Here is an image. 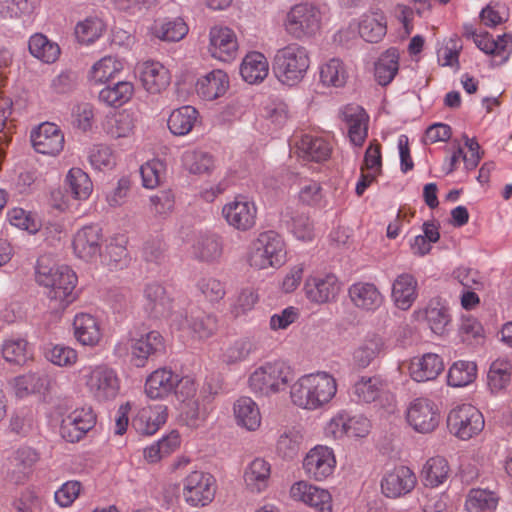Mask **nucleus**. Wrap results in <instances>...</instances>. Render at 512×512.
<instances>
[{
    "label": "nucleus",
    "mask_w": 512,
    "mask_h": 512,
    "mask_svg": "<svg viewBox=\"0 0 512 512\" xmlns=\"http://www.w3.org/2000/svg\"><path fill=\"white\" fill-rule=\"evenodd\" d=\"M338 392L337 379L327 371H316L300 376L289 390L296 407L314 412L330 406Z\"/></svg>",
    "instance_id": "1"
},
{
    "label": "nucleus",
    "mask_w": 512,
    "mask_h": 512,
    "mask_svg": "<svg viewBox=\"0 0 512 512\" xmlns=\"http://www.w3.org/2000/svg\"><path fill=\"white\" fill-rule=\"evenodd\" d=\"M294 377V369L288 362L274 359L256 366L248 374L247 387L257 397L270 398L290 388Z\"/></svg>",
    "instance_id": "2"
},
{
    "label": "nucleus",
    "mask_w": 512,
    "mask_h": 512,
    "mask_svg": "<svg viewBox=\"0 0 512 512\" xmlns=\"http://www.w3.org/2000/svg\"><path fill=\"white\" fill-rule=\"evenodd\" d=\"M79 374L89 398L98 404L114 401L121 392L118 371L106 363L85 365Z\"/></svg>",
    "instance_id": "3"
},
{
    "label": "nucleus",
    "mask_w": 512,
    "mask_h": 512,
    "mask_svg": "<svg viewBox=\"0 0 512 512\" xmlns=\"http://www.w3.org/2000/svg\"><path fill=\"white\" fill-rule=\"evenodd\" d=\"M310 64L311 59L308 49L299 43L293 42L276 51L272 69L281 84L294 87L306 77Z\"/></svg>",
    "instance_id": "4"
},
{
    "label": "nucleus",
    "mask_w": 512,
    "mask_h": 512,
    "mask_svg": "<svg viewBox=\"0 0 512 512\" xmlns=\"http://www.w3.org/2000/svg\"><path fill=\"white\" fill-rule=\"evenodd\" d=\"M286 258V243L280 234L272 230L259 233L247 252V263L254 270L278 269Z\"/></svg>",
    "instance_id": "5"
},
{
    "label": "nucleus",
    "mask_w": 512,
    "mask_h": 512,
    "mask_svg": "<svg viewBox=\"0 0 512 512\" xmlns=\"http://www.w3.org/2000/svg\"><path fill=\"white\" fill-rule=\"evenodd\" d=\"M36 280L39 285L48 288L47 296L58 301L62 307L75 300L73 294L77 284L76 273L68 266L48 267L39 260L36 269Z\"/></svg>",
    "instance_id": "6"
},
{
    "label": "nucleus",
    "mask_w": 512,
    "mask_h": 512,
    "mask_svg": "<svg viewBox=\"0 0 512 512\" xmlns=\"http://www.w3.org/2000/svg\"><path fill=\"white\" fill-rule=\"evenodd\" d=\"M323 18L324 12L320 6L301 2L287 11L283 27L286 33L296 40L308 39L321 30Z\"/></svg>",
    "instance_id": "7"
},
{
    "label": "nucleus",
    "mask_w": 512,
    "mask_h": 512,
    "mask_svg": "<svg viewBox=\"0 0 512 512\" xmlns=\"http://www.w3.org/2000/svg\"><path fill=\"white\" fill-rule=\"evenodd\" d=\"M485 427L484 416L472 404H460L447 416V428L451 435L462 441L477 437Z\"/></svg>",
    "instance_id": "8"
},
{
    "label": "nucleus",
    "mask_w": 512,
    "mask_h": 512,
    "mask_svg": "<svg viewBox=\"0 0 512 512\" xmlns=\"http://www.w3.org/2000/svg\"><path fill=\"white\" fill-rule=\"evenodd\" d=\"M217 480L209 472L195 470L182 480V496L185 503L192 508L210 505L217 492Z\"/></svg>",
    "instance_id": "9"
},
{
    "label": "nucleus",
    "mask_w": 512,
    "mask_h": 512,
    "mask_svg": "<svg viewBox=\"0 0 512 512\" xmlns=\"http://www.w3.org/2000/svg\"><path fill=\"white\" fill-rule=\"evenodd\" d=\"M342 284L336 274L315 271L304 280L303 291L306 299L316 305L333 303L338 299Z\"/></svg>",
    "instance_id": "10"
},
{
    "label": "nucleus",
    "mask_w": 512,
    "mask_h": 512,
    "mask_svg": "<svg viewBox=\"0 0 512 512\" xmlns=\"http://www.w3.org/2000/svg\"><path fill=\"white\" fill-rule=\"evenodd\" d=\"M207 53L222 63H232L239 54V38L236 31L223 24H215L208 31Z\"/></svg>",
    "instance_id": "11"
},
{
    "label": "nucleus",
    "mask_w": 512,
    "mask_h": 512,
    "mask_svg": "<svg viewBox=\"0 0 512 512\" xmlns=\"http://www.w3.org/2000/svg\"><path fill=\"white\" fill-rule=\"evenodd\" d=\"M221 215L233 229L247 232L256 226L258 207L250 197L238 194L223 205Z\"/></svg>",
    "instance_id": "12"
},
{
    "label": "nucleus",
    "mask_w": 512,
    "mask_h": 512,
    "mask_svg": "<svg viewBox=\"0 0 512 512\" xmlns=\"http://www.w3.org/2000/svg\"><path fill=\"white\" fill-rule=\"evenodd\" d=\"M97 416L91 406H81L62 416L59 433L69 443L81 441L96 425Z\"/></svg>",
    "instance_id": "13"
},
{
    "label": "nucleus",
    "mask_w": 512,
    "mask_h": 512,
    "mask_svg": "<svg viewBox=\"0 0 512 512\" xmlns=\"http://www.w3.org/2000/svg\"><path fill=\"white\" fill-rule=\"evenodd\" d=\"M337 466L334 450L326 445L309 449L302 461V469L308 479L323 482L333 476Z\"/></svg>",
    "instance_id": "14"
},
{
    "label": "nucleus",
    "mask_w": 512,
    "mask_h": 512,
    "mask_svg": "<svg viewBox=\"0 0 512 512\" xmlns=\"http://www.w3.org/2000/svg\"><path fill=\"white\" fill-rule=\"evenodd\" d=\"M172 329L187 332L197 340H207L215 335L218 329V319L211 313L201 311L189 315H175L171 322Z\"/></svg>",
    "instance_id": "15"
},
{
    "label": "nucleus",
    "mask_w": 512,
    "mask_h": 512,
    "mask_svg": "<svg viewBox=\"0 0 512 512\" xmlns=\"http://www.w3.org/2000/svg\"><path fill=\"white\" fill-rule=\"evenodd\" d=\"M290 497L316 512H333L334 502L328 489L316 486L308 480L293 483L289 490Z\"/></svg>",
    "instance_id": "16"
},
{
    "label": "nucleus",
    "mask_w": 512,
    "mask_h": 512,
    "mask_svg": "<svg viewBox=\"0 0 512 512\" xmlns=\"http://www.w3.org/2000/svg\"><path fill=\"white\" fill-rule=\"evenodd\" d=\"M72 335L80 346L96 348L103 342L104 326L98 316L80 311L73 316Z\"/></svg>",
    "instance_id": "17"
},
{
    "label": "nucleus",
    "mask_w": 512,
    "mask_h": 512,
    "mask_svg": "<svg viewBox=\"0 0 512 512\" xmlns=\"http://www.w3.org/2000/svg\"><path fill=\"white\" fill-rule=\"evenodd\" d=\"M290 153L304 161H325L330 157L331 146L320 136L296 133L290 140Z\"/></svg>",
    "instance_id": "18"
},
{
    "label": "nucleus",
    "mask_w": 512,
    "mask_h": 512,
    "mask_svg": "<svg viewBox=\"0 0 512 512\" xmlns=\"http://www.w3.org/2000/svg\"><path fill=\"white\" fill-rule=\"evenodd\" d=\"M412 316L417 322L424 323L432 333L438 336L448 333L452 320L448 306L439 297L430 299L424 307L414 310Z\"/></svg>",
    "instance_id": "19"
},
{
    "label": "nucleus",
    "mask_w": 512,
    "mask_h": 512,
    "mask_svg": "<svg viewBox=\"0 0 512 512\" xmlns=\"http://www.w3.org/2000/svg\"><path fill=\"white\" fill-rule=\"evenodd\" d=\"M407 422L419 433L434 431L440 419L438 406L428 398H416L413 400L406 413Z\"/></svg>",
    "instance_id": "20"
},
{
    "label": "nucleus",
    "mask_w": 512,
    "mask_h": 512,
    "mask_svg": "<svg viewBox=\"0 0 512 512\" xmlns=\"http://www.w3.org/2000/svg\"><path fill=\"white\" fill-rule=\"evenodd\" d=\"M417 484L413 470L407 466H396L384 473L381 482L382 494L390 499L404 497L411 493Z\"/></svg>",
    "instance_id": "21"
},
{
    "label": "nucleus",
    "mask_w": 512,
    "mask_h": 512,
    "mask_svg": "<svg viewBox=\"0 0 512 512\" xmlns=\"http://www.w3.org/2000/svg\"><path fill=\"white\" fill-rule=\"evenodd\" d=\"M135 75L142 88L149 94H160L171 82L169 70L154 60L138 62L135 66Z\"/></svg>",
    "instance_id": "22"
},
{
    "label": "nucleus",
    "mask_w": 512,
    "mask_h": 512,
    "mask_svg": "<svg viewBox=\"0 0 512 512\" xmlns=\"http://www.w3.org/2000/svg\"><path fill=\"white\" fill-rule=\"evenodd\" d=\"M177 372L163 366L149 373L144 381V395L151 401H165L172 397Z\"/></svg>",
    "instance_id": "23"
},
{
    "label": "nucleus",
    "mask_w": 512,
    "mask_h": 512,
    "mask_svg": "<svg viewBox=\"0 0 512 512\" xmlns=\"http://www.w3.org/2000/svg\"><path fill=\"white\" fill-rule=\"evenodd\" d=\"M30 138L33 148L40 154L56 156L64 148V134L54 123H41L31 132Z\"/></svg>",
    "instance_id": "24"
},
{
    "label": "nucleus",
    "mask_w": 512,
    "mask_h": 512,
    "mask_svg": "<svg viewBox=\"0 0 512 512\" xmlns=\"http://www.w3.org/2000/svg\"><path fill=\"white\" fill-rule=\"evenodd\" d=\"M102 242V229L98 225L84 226L74 234L73 252L80 259L92 261L100 255Z\"/></svg>",
    "instance_id": "25"
},
{
    "label": "nucleus",
    "mask_w": 512,
    "mask_h": 512,
    "mask_svg": "<svg viewBox=\"0 0 512 512\" xmlns=\"http://www.w3.org/2000/svg\"><path fill=\"white\" fill-rule=\"evenodd\" d=\"M229 87V76L222 69H213L199 76L194 83V91L203 101H214L223 97Z\"/></svg>",
    "instance_id": "26"
},
{
    "label": "nucleus",
    "mask_w": 512,
    "mask_h": 512,
    "mask_svg": "<svg viewBox=\"0 0 512 512\" xmlns=\"http://www.w3.org/2000/svg\"><path fill=\"white\" fill-rule=\"evenodd\" d=\"M168 419V406L149 404L140 408L132 420V427L141 435H154Z\"/></svg>",
    "instance_id": "27"
},
{
    "label": "nucleus",
    "mask_w": 512,
    "mask_h": 512,
    "mask_svg": "<svg viewBox=\"0 0 512 512\" xmlns=\"http://www.w3.org/2000/svg\"><path fill=\"white\" fill-rule=\"evenodd\" d=\"M351 303L360 311L375 312L384 303V296L371 282L357 281L348 288Z\"/></svg>",
    "instance_id": "28"
},
{
    "label": "nucleus",
    "mask_w": 512,
    "mask_h": 512,
    "mask_svg": "<svg viewBox=\"0 0 512 512\" xmlns=\"http://www.w3.org/2000/svg\"><path fill=\"white\" fill-rule=\"evenodd\" d=\"M386 339L376 333L367 335L352 352V364L357 369L367 368L375 359L385 355Z\"/></svg>",
    "instance_id": "29"
},
{
    "label": "nucleus",
    "mask_w": 512,
    "mask_h": 512,
    "mask_svg": "<svg viewBox=\"0 0 512 512\" xmlns=\"http://www.w3.org/2000/svg\"><path fill=\"white\" fill-rule=\"evenodd\" d=\"M444 361L436 353L413 357L408 366L410 377L416 382L435 380L444 370Z\"/></svg>",
    "instance_id": "30"
},
{
    "label": "nucleus",
    "mask_w": 512,
    "mask_h": 512,
    "mask_svg": "<svg viewBox=\"0 0 512 512\" xmlns=\"http://www.w3.org/2000/svg\"><path fill=\"white\" fill-rule=\"evenodd\" d=\"M145 311L154 318L166 317L172 310V299L163 285L157 282L146 284L143 290Z\"/></svg>",
    "instance_id": "31"
},
{
    "label": "nucleus",
    "mask_w": 512,
    "mask_h": 512,
    "mask_svg": "<svg viewBox=\"0 0 512 512\" xmlns=\"http://www.w3.org/2000/svg\"><path fill=\"white\" fill-rule=\"evenodd\" d=\"M233 415L237 426L246 431L255 432L262 425L260 408L251 397L238 398L233 404Z\"/></svg>",
    "instance_id": "32"
},
{
    "label": "nucleus",
    "mask_w": 512,
    "mask_h": 512,
    "mask_svg": "<svg viewBox=\"0 0 512 512\" xmlns=\"http://www.w3.org/2000/svg\"><path fill=\"white\" fill-rule=\"evenodd\" d=\"M164 349V338L158 331H150L131 343V359L136 367H144L151 355Z\"/></svg>",
    "instance_id": "33"
},
{
    "label": "nucleus",
    "mask_w": 512,
    "mask_h": 512,
    "mask_svg": "<svg viewBox=\"0 0 512 512\" xmlns=\"http://www.w3.org/2000/svg\"><path fill=\"white\" fill-rule=\"evenodd\" d=\"M418 297L417 279L409 273L398 275L392 283L391 299L403 311L411 308Z\"/></svg>",
    "instance_id": "34"
},
{
    "label": "nucleus",
    "mask_w": 512,
    "mask_h": 512,
    "mask_svg": "<svg viewBox=\"0 0 512 512\" xmlns=\"http://www.w3.org/2000/svg\"><path fill=\"white\" fill-rule=\"evenodd\" d=\"M318 72L319 81L326 88H342L350 77L348 65L337 57L320 63Z\"/></svg>",
    "instance_id": "35"
},
{
    "label": "nucleus",
    "mask_w": 512,
    "mask_h": 512,
    "mask_svg": "<svg viewBox=\"0 0 512 512\" xmlns=\"http://www.w3.org/2000/svg\"><path fill=\"white\" fill-rule=\"evenodd\" d=\"M271 465L263 458H255L245 468L243 479L246 488L252 493H262L269 486Z\"/></svg>",
    "instance_id": "36"
},
{
    "label": "nucleus",
    "mask_w": 512,
    "mask_h": 512,
    "mask_svg": "<svg viewBox=\"0 0 512 512\" xmlns=\"http://www.w3.org/2000/svg\"><path fill=\"white\" fill-rule=\"evenodd\" d=\"M269 74V62L259 51L248 52L240 64V75L249 84L263 82Z\"/></svg>",
    "instance_id": "37"
},
{
    "label": "nucleus",
    "mask_w": 512,
    "mask_h": 512,
    "mask_svg": "<svg viewBox=\"0 0 512 512\" xmlns=\"http://www.w3.org/2000/svg\"><path fill=\"white\" fill-rule=\"evenodd\" d=\"M344 121L348 126L350 142L355 146H362L368 135L369 117L360 106H347L343 111Z\"/></svg>",
    "instance_id": "38"
},
{
    "label": "nucleus",
    "mask_w": 512,
    "mask_h": 512,
    "mask_svg": "<svg viewBox=\"0 0 512 512\" xmlns=\"http://www.w3.org/2000/svg\"><path fill=\"white\" fill-rule=\"evenodd\" d=\"M304 435L300 428L285 427L277 438L275 444L276 454L283 460H294L301 451Z\"/></svg>",
    "instance_id": "39"
},
{
    "label": "nucleus",
    "mask_w": 512,
    "mask_h": 512,
    "mask_svg": "<svg viewBox=\"0 0 512 512\" xmlns=\"http://www.w3.org/2000/svg\"><path fill=\"white\" fill-rule=\"evenodd\" d=\"M361 38L366 42L377 43L386 35V17L380 10H372L362 15L357 24Z\"/></svg>",
    "instance_id": "40"
},
{
    "label": "nucleus",
    "mask_w": 512,
    "mask_h": 512,
    "mask_svg": "<svg viewBox=\"0 0 512 512\" xmlns=\"http://www.w3.org/2000/svg\"><path fill=\"white\" fill-rule=\"evenodd\" d=\"M198 121V110L191 105H184L171 111L167 119V127L175 136H186Z\"/></svg>",
    "instance_id": "41"
},
{
    "label": "nucleus",
    "mask_w": 512,
    "mask_h": 512,
    "mask_svg": "<svg viewBox=\"0 0 512 512\" xmlns=\"http://www.w3.org/2000/svg\"><path fill=\"white\" fill-rule=\"evenodd\" d=\"M150 31L154 37L161 41L177 42L187 35L189 27L180 17L163 18L155 20Z\"/></svg>",
    "instance_id": "42"
},
{
    "label": "nucleus",
    "mask_w": 512,
    "mask_h": 512,
    "mask_svg": "<svg viewBox=\"0 0 512 512\" xmlns=\"http://www.w3.org/2000/svg\"><path fill=\"white\" fill-rule=\"evenodd\" d=\"M450 475L448 461L442 456H434L426 460L420 471L423 484L436 488L443 485Z\"/></svg>",
    "instance_id": "43"
},
{
    "label": "nucleus",
    "mask_w": 512,
    "mask_h": 512,
    "mask_svg": "<svg viewBox=\"0 0 512 512\" xmlns=\"http://www.w3.org/2000/svg\"><path fill=\"white\" fill-rule=\"evenodd\" d=\"M222 253V239L217 234L200 235L192 245L193 257L202 262H214L221 257Z\"/></svg>",
    "instance_id": "44"
},
{
    "label": "nucleus",
    "mask_w": 512,
    "mask_h": 512,
    "mask_svg": "<svg viewBox=\"0 0 512 512\" xmlns=\"http://www.w3.org/2000/svg\"><path fill=\"white\" fill-rule=\"evenodd\" d=\"M124 69V62L116 56H104L95 62L88 72V80L94 85H101L113 79Z\"/></svg>",
    "instance_id": "45"
},
{
    "label": "nucleus",
    "mask_w": 512,
    "mask_h": 512,
    "mask_svg": "<svg viewBox=\"0 0 512 512\" xmlns=\"http://www.w3.org/2000/svg\"><path fill=\"white\" fill-rule=\"evenodd\" d=\"M512 376V358L508 356L498 357L489 367L487 373V385L492 393H498L506 389Z\"/></svg>",
    "instance_id": "46"
},
{
    "label": "nucleus",
    "mask_w": 512,
    "mask_h": 512,
    "mask_svg": "<svg viewBox=\"0 0 512 512\" xmlns=\"http://www.w3.org/2000/svg\"><path fill=\"white\" fill-rule=\"evenodd\" d=\"M64 184L73 199L78 201H86L93 192L90 176L79 167H72L68 170Z\"/></svg>",
    "instance_id": "47"
},
{
    "label": "nucleus",
    "mask_w": 512,
    "mask_h": 512,
    "mask_svg": "<svg viewBox=\"0 0 512 512\" xmlns=\"http://www.w3.org/2000/svg\"><path fill=\"white\" fill-rule=\"evenodd\" d=\"M399 52L390 48L380 55L374 66V76L381 86L390 84L399 70Z\"/></svg>",
    "instance_id": "48"
},
{
    "label": "nucleus",
    "mask_w": 512,
    "mask_h": 512,
    "mask_svg": "<svg viewBox=\"0 0 512 512\" xmlns=\"http://www.w3.org/2000/svg\"><path fill=\"white\" fill-rule=\"evenodd\" d=\"M478 375V366L474 361L458 360L448 369L447 384L450 387L462 388L472 384Z\"/></svg>",
    "instance_id": "49"
},
{
    "label": "nucleus",
    "mask_w": 512,
    "mask_h": 512,
    "mask_svg": "<svg viewBox=\"0 0 512 512\" xmlns=\"http://www.w3.org/2000/svg\"><path fill=\"white\" fill-rule=\"evenodd\" d=\"M474 43L484 53L497 56L504 62L509 58L512 49V36L504 34L494 39L488 33H482L475 37Z\"/></svg>",
    "instance_id": "50"
},
{
    "label": "nucleus",
    "mask_w": 512,
    "mask_h": 512,
    "mask_svg": "<svg viewBox=\"0 0 512 512\" xmlns=\"http://www.w3.org/2000/svg\"><path fill=\"white\" fill-rule=\"evenodd\" d=\"M135 93L134 84L130 81H119L108 85L99 92V100L107 106L118 108L128 103Z\"/></svg>",
    "instance_id": "51"
},
{
    "label": "nucleus",
    "mask_w": 512,
    "mask_h": 512,
    "mask_svg": "<svg viewBox=\"0 0 512 512\" xmlns=\"http://www.w3.org/2000/svg\"><path fill=\"white\" fill-rule=\"evenodd\" d=\"M385 388L384 381L378 376H362L352 387L356 402L371 403L377 400Z\"/></svg>",
    "instance_id": "52"
},
{
    "label": "nucleus",
    "mask_w": 512,
    "mask_h": 512,
    "mask_svg": "<svg viewBox=\"0 0 512 512\" xmlns=\"http://www.w3.org/2000/svg\"><path fill=\"white\" fill-rule=\"evenodd\" d=\"M103 128L113 139L129 138L134 134L135 123L131 113L126 110L108 116Z\"/></svg>",
    "instance_id": "53"
},
{
    "label": "nucleus",
    "mask_w": 512,
    "mask_h": 512,
    "mask_svg": "<svg viewBox=\"0 0 512 512\" xmlns=\"http://www.w3.org/2000/svg\"><path fill=\"white\" fill-rule=\"evenodd\" d=\"M1 353L6 362L20 366L32 358V351L27 340L15 336L3 341Z\"/></svg>",
    "instance_id": "54"
},
{
    "label": "nucleus",
    "mask_w": 512,
    "mask_h": 512,
    "mask_svg": "<svg viewBox=\"0 0 512 512\" xmlns=\"http://www.w3.org/2000/svg\"><path fill=\"white\" fill-rule=\"evenodd\" d=\"M30 54L44 63H54L60 56V47L50 41L44 34L35 33L29 38Z\"/></svg>",
    "instance_id": "55"
},
{
    "label": "nucleus",
    "mask_w": 512,
    "mask_h": 512,
    "mask_svg": "<svg viewBox=\"0 0 512 512\" xmlns=\"http://www.w3.org/2000/svg\"><path fill=\"white\" fill-rule=\"evenodd\" d=\"M257 351V343L253 338L242 337L232 342L222 353V361L228 365L246 361Z\"/></svg>",
    "instance_id": "56"
},
{
    "label": "nucleus",
    "mask_w": 512,
    "mask_h": 512,
    "mask_svg": "<svg viewBox=\"0 0 512 512\" xmlns=\"http://www.w3.org/2000/svg\"><path fill=\"white\" fill-rule=\"evenodd\" d=\"M184 167L192 174H209L215 168L212 155L202 150H188L182 155Z\"/></svg>",
    "instance_id": "57"
},
{
    "label": "nucleus",
    "mask_w": 512,
    "mask_h": 512,
    "mask_svg": "<svg viewBox=\"0 0 512 512\" xmlns=\"http://www.w3.org/2000/svg\"><path fill=\"white\" fill-rule=\"evenodd\" d=\"M105 31L104 22L97 16H89L75 26V36L79 43L89 45L98 40Z\"/></svg>",
    "instance_id": "58"
},
{
    "label": "nucleus",
    "mask_w": 512,
    "mask_h": 512,
    "mask_svg": "<svg viewBox=\"0 0 512 512\" xmlns=\"http://www.w3.org/2000/svg\"><path fill=\"white\" fill-rule=\"evenodd\" d=\"M498 501V496L492 491L472 489L467 495L465 508L467 512L491 511L497 507Z\"/></svg>",
    "instance_id": "59"
},
{
    "label": "nucleus",
    "mask_w": 512,
    "mask_h": 512,
    "mask_svg": "<svg viewBox=\"0 0 512 512\" xmlns=\"http://www.w3.org/2000/svg\"><path fill=\"white\" fill-rule=\"evenodd\" d=\"M6 218L10 225L20 230L27 231L30 234L37 233L42 226L40 219L35 213L20 207H14L8 210Z\"/></svg>",
    "instance_id": "60"
},
{
    "label": "nucleus",
    "mask_w": 512,
    "mask_h": 512,
    "mask_svg": "<svg viewBox=\"0 0 512 512\" xmlns=\"http://www.w3.org/2000/svg\"><path fill=\"white\" fill-rule=\"evenodd\" d=\"M47 377L38 373H27L14 378L13 387L18 397L40 393L46 388Z\"/></svg>",
    "instance_id": "61"
},
{
    "label": "nucleus",
    "mask_w": 512,
    "mask_h": 512,
    "mask_svg": "<svg viewBox=\"0 0 512 512\" xmlns=\"http://www.w3.org/2000/svg\"><path fill=\"white\" fill-rule=\"evenodd\" d=\"M88 161L94 170H111L116 166L117 156L111 147L97 144L90 148Z\"/></svg>",
    "instance_id": "62"
},
{
    "label": "nucleus",
    "mask_w": 512,
    "mask_h": 512,
    "mask_svg": "<svg viewBox=\"0 0 512 512\" xmlns=\"http://www.w3.org/2000/svg\"><path fill=\"white\" fill-rule=\"evenodd\" d=\"M196 288L203 298L211 304L220 302L226 295L225 283L209 275L199 278Z\"/></svg>",
    "instance_id": "63"
},
{
    "label": "nucleus",
    "mask_w": 512,
    "mask_h": 512,
    "mask_svg": "<svg viewBox=\"0 0 512 512\" xmlns=\"http://www.w3.org/2000/svg\"><path fill=\"white\" fill-rule=\"evenodd\" d=\"M45 357L56 366L71 367L78 361V352L70 346L55 344L46 350Z\"/></svg>",
    "instance_id": "64"
}]
</instances>
